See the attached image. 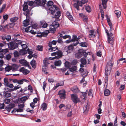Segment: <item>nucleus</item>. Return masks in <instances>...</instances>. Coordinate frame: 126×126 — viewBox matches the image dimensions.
Returning a JSON list of instances; mask_svg holds the SVG:
<instances>
[{
	"mask_svg": "<svg viewBox=\"0 0 126 126\" xmlns=\"http://www.w3.org/2000/svg\"><path fill=\"white\" fill-rule=\"evenodd\" d=\"M34 3L36 6H40V5L41 4V0H35L34 2Z\"/></svg>",
	"mask_w": 126,
	"mask_h": 126,
	"instance_id": "35",
	"label": "nucleus"
},
{
	"mask_svg": "<svg viewBox=\"0 0 126 126\" xmlns=\"http://www.w3.org/2000/svg\"><path fill=\"white\" fill-rule=\"evenodd\" d=\"M19 66L16 64H15L12 65L11 66L12 70L13 71H15L18 70Z\"/></svg>",
	"mask_w": 126,
	"mask_h": 126,
	"instance_id": "21",
	"label": "nucleus"
},
{
	"mask_svg": "<svg viewBox=\"0 0 126 126\" xmlns=\"http://www.w3.org/2000/svg\"><path fill=\"white\" fill-rule=\"evenodd\" d=\"M79 15L81 16L83 21L85 22H87L88 21V17L83 15L82 14H80Z\"/></svg>",
	"mask_w": 126,
	"mask_h": 126,
	"instance_id": "26",
	"label": "nucleus"
},
{
	"mask_svg": "<svg viewBox=\"0 0 126 126\" xmlns=\"http://www.w3.org/2000/svg\"><path fill=\"white\" fill-rule=\"evenodd\" d=\"M18 18V17H15L11 18L10 19V20L12 22H14L17 20Z\"/></svg>",
	"mask_w": 126,
	"mask_h": 126,
	"instance_id": "48",
	"label": "nucleus"
},
{
	"mask_svg": "<svg viewBox=\"0 0 126 126\" xmlns=\"http://www.w3.org/2000/svg\"><path fill=\"white\" fill-rule=\"evenodd\" d=\"M28 97L27 96H23L17 99L16 100V102H24L28 99Z\"/></svg>",
	"mask_w": 126,
	"mask_h": 126,
	"instance_id": "13",
	"label": "nucleus"
},
{
	"mask_svg": "<svg viewBox=\"0 0 126 126\" xmlns=\"http://www.w3.org/2000/svg\"><path fill=\"white\" fill-rule=\"evenodd\" d=\"M5 69L6 71L9 72L12 70L11 67V66H8L6 67Z\"/></svg>",
	"mask_w": 126,
	"mask_h": 126,
	"instance_id": "53",
	"label": "nucleus"
},
{
	"mask_svg": "<svg viewBox=\"0 0 126 126\" xmlns=\"http://www.w3.org/2000/svg\"><path fill=\"white\" fill-rule=\"evenodd\" d=\"M51 25L56 29L59 27V24L58 22L54 21L53 22Z\"/></svg>",
	"mask_w": 126,
	"mask_h": 126,
	"instance_id": "32",
	"label": "nucleus"
},
{
	"mask_svg": "<svg viewBox=\"0 0 126 126\" xmlns=\"http://www.w3.org/2000/svg\"><path fill=\"white\" fill-rule=\"evenodd\" d=\"M40 25H42V27L43 28H46L48 26V24L46 22H45L44 21H42L40 22Z\"/></svg>",
	"mask_w": 126,
	"mask_h": 126,
	"instance_id": "27",
	"label": "nucleus"
},
{
	"mask_svg": "<svg viewBox=\"0 0 126 126\" xmlns=\"http://www.w3.org/2000/svg\"><path fill=\"white\" fill-rule=\"evenodd\" d=\"M37 49L39 51H42L43 50V47L41 45H38L37 46Z\"/></svg>",
	"mask_w": 126,
	"mask_h": 126,
	"instance_id": "57",
	"label": "nucleus"
},
{
	"mask_svg": "<svg viewBox=\"0 0 126 126\" xmlns=\"http://www.w3.org/2000/svg\"><path fill=\"white\" fill-rule=\"evenodd\" d=\"M53 3L52 1H49L47 2V5L48 8L50 6H53Z\"/></svg>",
	"mask_w": 126,
	"mask_h": 126,
	"instance_id": "50",
	"label": "nucleus"
},
{
	"mask_svg": "<svg viewBox=\"0 0 126 126\" xmlns=\"http://www.w3.org/2000/svg\"><path fill=\"white\" fill-rule=\"evenodd\" d=\"M57 47H50V48H48V49L50 51H52L57 49Z\"/></svg>",
	"mask_w": 126,
	"mask_h": 126,
	"instance_id": "51",
	"label": "nucleus"
},
{
	"mask_svg": "<svg viewBox=\"0 0 126 126\" xmlns=\"http://www.w3.org/2000/svg\"><path fill=\"white\" fill-rule=\"evenodd\" d=\"M80 61L81 63L83 65H85L86 63V60L85 58H82L80 60Z\"/></svg>",
	"mask_w": 126,
	"mask_h": 126,
	"instance_id": "44",
	"label": "nucleus"
},
{
	"mask_svg": "<svg viewBox=\"0 0 126 126\" xmlns=\"http://www.w3.org/2000/svg\"><path fill=\"white\" fill-rule=\"evenodd\" d=\"M49 31L51 33H53L56 31V29L51 25H50L49 26Z\"/></svg>",
	"mask_w": 126,
	"mask_h": 126,
	"instance_id": "30",
	"label": "nucleus"
},
{
	"mask_svg": "<svg viewBox=\"0 0 126 126\" xmlns=\"http://www.w3.org/2000/svg\"><path fill=\"white\" fill-rule=\"evenodd\" d=\"M5 85L9 88H13L14 87V86L12 84H11L9 82H6L5 83Z\"/></svg>",
	"mask_w": 126,
	"mask_h": 126,
	"instance_id": "39",
	"label": "nucleus"
},
{
	"mask_svg": "<svg viewBox=\"0 0 126 126\" xmlns=\"http://www.w3.org/2000/svg\"><path fill=\"white\" fill-rule=\"evenodd\" d=\"M89 108V105L88 103H86L83 107L84 112L86 113L88 111Z\"/></svg>",
	"mask_w": 126,
	"mask_h": 126,
	"instance_id": "25",
	"label": "nucleus"
},
{
	"mask_svg": "<svg viewBox=\"0 0 126 126\" xmlns=\"http://www.w3.org/2000/svg\"><path fill=\"white\" fill-rule=\"evenodd\" d=\"M57 42L56 41L53 40L52 41L49 42L48 44V45L50 47H52V45H56Z\"/></svg>",
	"mask_w": 126,
	"mask_h": 126,
	"instance_id": "36",
	"label": "nucleus"
},
{
	"mask_svg": "<svg viewBox=\"0 0 126 126\" xmlns=\"http://www.w3.org/2000/svg\"><path fill=\"white\" fill-rule=\"evenodd\" d=\"M4 45L2 43L0 44V52L3 53L4 54H5L6 53L8 52V48L4 49H2L1 47H3Z\"/></svg>",
	"mask_w": 126,
	"mask_h": 126,
	"instance_id": "22",
	"label": "nucleus"
},
{
	"mask_svg": "<svg viewBox=\"0 0 126 126\" xmlns=\"http://www.w3.org/2000/svg\"><path fill=\"white\" fill-rule=\"evenodd\" d=\"M20 71L22 72L23 73L24 75H26L29 73L30 71L28 70L25 69L24 67L21 68L19 70Z\"/></svg>",
	"mask_w": 126,
	"mask_h": 126,
	"instance_id": "23",
	"label": "nucleus"
},
{
	"mask_svg": "<svg viewBox=\"0 0 126 126\" xmlns=\"http://www.w3.org/2000/svg\"><path fill=\"white\" fill-rule=\"evenodd\" d=\"M66 92L64 90L62 89L60 90L58 93V94L60 98L61 99H64L65 98Z\"/></svg>",
	"mask_w": 126,
	"mask_h": 126,
	"instance_id": "9",
	"label": "nucleus"
},
{
	"mask_svg": "<svg viewBox=\"0 0 126 126\" xmlns=\"http://www.w3.org/2000/svg\"><path fill=\"white\" fill-rule=\"evenodd\" d=\"M8 91H4L3 92L4 96L6 97H9L11 96L10 92L13 91V89H7Z\"/></svg>",
	"mask_w": 126,
	"mask_h": 126,
	"instance_id": "12",
	"label": "nucleus"
},
{
	"mask_svg": "<svg viewBox=\"0 0 126 126\" xmlns=\"http://www.w3.org/2000/svg\"><path fill=\"white\" fill-rule=\"evenodd\" d=\"M113 63L111 61L107 63L105 69L111 71V68L113 66Z\"/></svg>",
	"mask_w": 126,
	"mask_h": 126,
	"instance_id": "14",
	"label": "nucleus"
},
{
	"mask_svg": "<svg viewBox=\"0 0 126 126\" xmlns=\"http://www.w3.org/2000/svg\"><path fill=\"white\" fill-rule=\"evenodd\" d=\"M48 9L51 12H55L57 11V10H58V8L57 6L56 5H53V6L48 7Z\"/></svg>",
	"mask_w": 126,
	"mask_h": 126,
	"instance_id": "15",
	"label": "nucleus"
},
{
	"mask_svg": "<svg viewBox=\"0 0 126 126\" xmlns=\"http://www.w3.org/2000/svg\"><path fill=\"white\" fill-rule=\"evenodd\" d=\"M30 16H27V17L26 16V19L25 20H24L23 22V26H24L26 27L29 24V22L30 21Z\"/></svg>",
	"mask_w": 126,
	"mask_h": 126,
	"instance_id": "20",
	"label": "nucleus"
},
{
	"mask_svg": "<svg viewBox=\"0 0 126 126\" xmlns=\"http://www.w3.org/2000/svg\"><path fill=\"white\" fill-rule=\"evenodd\" d=\"M16 43L18 45V44H20L21 45L23 43H25V42L21 41L20 40H16Z\"/></svg>",
	"mask_w": 126,
	"mask_h": 126,
	"instance_id": "56",
	"label": "nucleus"
},
{
	"mask_svg": "<svg viewBox=\"0 0 126 126\" xmlns=\"http://www.w3.org/2000/svg\"><path fill=\"white\" fill-rule=\"evenodd\" d=\"M117 117H116L114 122L113 126H117Z\"/></svg>",
	"mask_w": 126,
	"mask_h": 126,
	"instance_id": "63",
	"label": "nucleus"
},
{
	"mask_svg": "<svg viewBox=\"0 0 126 126\" xmlns=\"http://www.w3.org/2000/svg\"><path fill=\"white\" fill-rule=\"evenodd\" d=\"M62 63V62L60 60L56 61L54 62V64L56 66H60Z\"/></svg>",
	"mask_w": 126,
	"mask_h": 126,
	"instance_id": "38",
	"label": "nucleus"
},
{
	"mask_svg": "<svg viewBox=\"0 0 126 126\" xmlns=\"http://www.w3.org/2000/svg\"><path fill=\"white\" fill-rule=\"evenodd\" d=\"M78 53L77 54L78 55H82L85 57H86L88 54V53L84 51V50L82 49H79L78 51Z\"/></svg>",
	"mask_w": 126,
	"mask_h": 126,
	"instance_id": "18",
	"label": "nucleus"
},
{
	"mask_svg": "<svg viewBox=\"0 0 126 126\" xmlns=\"http://www.w3.org/2000/svg\"><path fill=\"white\" fill-rule=\"evenodd\" d=\"M47 105L46 103H43L41 105V108L43 110H45L47 109Z\"/></svg>",
	"mask_w": 126,
	"mask_h": 126,
	"instance_id": "33",
	"label": "nucleus"
},
{
	"mask_svg": "<svg viewBox=\"0 0 126 126\" xmlns=\"http://www.w3.org/2000/svg\"><path fill=\"white\" fill-rule=\"evenodd\" d=\"M19 63L26 66H28L30 69H31V67L29 65V63L26 60L23 59H21L19 60Z\"/></svg>",
	"mask_w": 126,
	"mask_h": 126,
	"instance_id": "10",
	"label": "nucleus"
},
{
	"mask_svg": "<svg viewBox=\"0 0 126 126\" xmlns=\"http://www.w3.org/2000/svg\"><path fill=\"white\" fill-rule=\"evenodd\" d=\"M32 28L31 27V26H29L28 27L25 28V31L27 32H29V30H31V29H32Z\"/></svg>",
	"mask_w": 126,
	"mask_h": 126,
	"instance_id": "60",
	"label": "nucleus"
},
{
	"mask_svg": "<svg viewBox=\"0 0 126 126\" xmlns=\"http://www.w3.org/2000/svg\"><path fill=\"white\" fill-rule=\"evenodd\" d=\"M110 71H111L105 69V75L107 76H108L110 75Z\"/></svg>",
	"mask_w": 126,
	"mask_h": 126,
	"instance_id": "58",
	"label": "nucleus"
},
{
	"mask_svg": "<svg viewBox=\"0 0 126 126\" xmlns=\"http://www.w3.org/2000/svg\"><path fill=\"white\" fill-rule=\"evenodd\" d=\"M88 0H80L77 1V3L74 4V6L78 11L80 10L79 6H82L83 4L87 3Z\"/></svg>",
	"mask_w": 126,
	"mask_h": 126,
	"instance_id": "2",
	"label": "nucleus"
},
{
	"mask_svg": "<svg viewBox=\"0 0 126 126\" xmlns=\"http://www.w3.org/2000/svg\"><path fill=\"white\" fill-rule=\"evenodd\" d=\"M77 62V60H73L71 62V65H76Z\"/></svg>",
	"mask_w": 126,
	"mask_h": 126,
	"instance_id": "64",
	"label": "nucleus"
},
{
	"mask_svg": "<svg viewBox=\"0 0 126 126\" xmlns=\"http://www.w3.org/2000/svg\"><path fill=\"white\" fill-rule=\"evenodd\" d=\"M21 88L20 90L19 91H18V95H22L25 94L24 92L27 90V87H25L23 89H22Z\"/></svg>",
	"mask_w": 126,
	"mask_h": 126,
	"instance_id": "17",
	"label": "nucleus"
},
{
	"mask_svg": "<svg viewBox=\"0 0 126 126\" xmlns=\"http://www.w3.org/2000/svg\"><path fill=\"white\" fill-rule=\"evenodd\" d=\"M14 54L15 57H18L20 55L19 51L18 52L17 51H15L14 53Z\"/></svg>",
	"mask_w": 126,
	"mask_h": 126,
	"instance_id": "54",
	"label": "nucleus"
},
{
	"mask_svg": "<svg viewBox=\"0 0 126 126\" xmlns=\"http://www.w3.org/2000/svg\"><path fill=\"white\" fill-rule=\"evenodd\" d=\"M77 69V67L76 66H73L72 67L69 68V70L65 73V75H68L69 74H71V73H73Z\"/></svg>",
	"mask_w": 126,
	"mask_h": 126,
	"instance_id": "7",
	"label": "nucleus"
},
{
	"mask_svg": "<svg viewBox=\"0 0 126 126\" xmlns=\"http://www.w3.org/2000/svg\"><path fill=\"white\" fill-rule=\"evenodd\" d=\"M6 4H4L2 5V7L1 8L0 11V13H2V12L4 11V10L6 7Z\"/></svg>",
	"mask_w": 126,
	"mask_h": 126,
	"instance_id": "46",
	"label": "nucleus"
},
{
	"mask_svg": "<svg viewBox=\"0 0 126 126\" xmlns=\"http://www.w3.org/2000/svg\"><path fill=\"white\" fill-rule=\"evenodd\" d=\"M21 86H20L19 85H18L17 86H15L14 87V88L13 89V91H14V90H17L19 88H21Z\"/></svg>",
	"mask_w": 126,
	"mask_h": 126,
	"instance_id": "62",
	"label": "nucleus"
},
{
	"mask_svg": "<svg viewBox=\"0 0 126 126\" xmlns=\"http://www.w3.org/2000/svg\"><path fill=\"white\" fill-rule=\"evenodd\" d=\"M110 91L108 89H106L104 92V95L105 96H108L110 94Z\"/></svg>",
	"mask_w": 126,
	"mask_h": 126,
	"instance_id": "42",
	"label": "nucleus"
},
{
	"mask_svg": "<svg viewBox=\"0 0 126 126\" xmlns=\"http://www.w3.org/2000/svg\"><path fill=\"white\" fill-rule=\"evenodd\" d=\"M27 53V51L25 49H22L19 51V53L20 55H24L26 54Z\"/></svg>",
	"mask_w": 126,
	"mask_h": 126,
	"instance_id": "31",
	"label": "nucleus"
},
{
	"mask_svg": "<svg viewBox=\"0 0 126 126\" xmlns=\"http://www.w3.org/2000/svg\"><path fill=\"white\" fill-rule=\"evenodd\" d=\"M58 10H57L55 12H51V14L54 16V17L55 18H59L61 16V13L60 11H58Z\"/></svg>",
	"mask_w": 126,
	"mask_h": 126,
	"instance_id": "16",
	"label": "nucleus"
},
{
	"mask_svg": "<svg viewBox=\"0 0 126 126\" xmlns=\"http://www.w3.org/2000/svg\"><path fill=\"white\" fill-rule=\"evenodd\" d=\"M92 90L90 89L88 92V90L86 91V92H81L80 93V97L82 100V101H85L86 98V96L87 95V93H88V95L90 96L93 97V94L92 93Z\"/></svg>",
	"mask_w": 126,
	"mask_h": 126,
	"instance_id": "1",
	"label": "nucleus"
},
{
	"mask_svg": "<svg viewBox=\"0 0 126 126\" xmlns=\"http://www.w3.org/2000/svg\"><path fill=\"white\" fill-rule=\"evenodd\" d=\"M62 38H63L64 39H66L67 38L71 39V37L69 35H65L63 36Z\"/></svg>",
	"mask_w": 126,
	"mask_h": 126,
	"instance_id": "61",
	"label": "nucleus"
},
{
	"mask_svg": "<svg viewBox=\"0 0 126 126\" xmlns=\"http://www.w3.org/2000/svg\"><path fill=\"white\" fill-rule=\"evenodd\" d=\"M107 20L108 22V23L109 24V26L110 27V30H112V24L111 22L110 19H109L108 18H107Z\"/></svg>",
	"mask_w": 126,
	"mask_h": 126,
	"instance_id": "37",
	"label": "nucleus"
},
{
	"mask_svg": "<svg viewBox=\"0 0 126 126\" xmlns=\"http://www.w3.org/2000/svg\"><path fill=\"white\" fill-rule=\"evenodd\" d=\"M52 56H55L54 57H49L48 59V60H51L54 59H58L61 57L62 55V53L60 50H58L56 52H53L51 54Z\"/></svg>",
	"mask_w": 126,
	"mask_h": 126,
	"instance_id": "3",
	"label": "nucleus"
},
{
	"mask_svg": "<svg viewBox=\"0 0 126 126\" xmlns=\"http://www.w3.org/2000/svg\"><path fill=\"white\" fill-rule=\"evenodd\" d=\"M8 46L10 50H13L17 48L18 47L16 43L11 42L10 43Z\"/></svg>",
	"mask_w": 126,
	"mask_h": 126,
	"instance_id": "6",
	"label": "nucleus"
},
{
	"mask_svg": "<svg viewBox=\"0 0 126 126\" xmlns=\"http://www.w3.org/2000/svg\"><path fill=\"white\" fill-rule=\"evenodd\" d=\"M48 60L47 58H45L44 59L43 62L45 66H47L48 64L50 63H48Z\"/></svg>",
	"mask_w": 126,
	"mask_h": 126,
	"instance_id": "40",
	"label": "nucleus"
},
{
	"mask_svg": "<svg viewBox=\"0 0 126 126\" xmlns=\"http://www.w3.org/2000/svg\"><path fill=\"white\" fill-rule=\"evenodd\" d=\"M30 64L32 67L34 69L35 68L36 65V61L34 60H32L30 62Z\"/></svg>",
	"mask_w": 126,
	"mask_h": 126,
	"instance_id": "28",
	"label": "nucleus"
},
{
	"mask_svg": "<svg viewBox=\"0 0 126 126\" xmlns=\"http://www.w3.org/2000/svg\"><path fill=\"white\" fill-rule=\"evenodd\" d=\"M71 98L74 102H79L80 100L76 94H71Z\"/></svg>",
	"mask_w": 126,
	"mask_h": 126,
	"instance_id": "11",
	"label": "nucleus"
},
{
	"mask_svg": "<svg viewBox=\"0 0 126 126\" xmlns=\"http://www.w3.org/2000/svg\"><path fill=\"white\" fill-rule=\"evenodd\" d=\"M9 17L8 15L7 14H5L3 16L4 20L2 22V23H3Z\"/></svg>",
	"mask_w": 126,
	"mask_h": 126,
	"instance_id": "49",
	"label": "nucleus"
},
{
	"mask_svg": "<svg viewBox=\"0 0 126 126\" xmlns=\"http://www.w3.org/2000/svg\"><path fill=\"white\" fill-rule=\"evenodd\" d=\"M14 81L15 82L20 84H22L23 83V79L20 80L15 79Z\"/></svg>",
	"mask_w": 126,
	"mask_h": 126,
	"instance_id": "43",
	"label": "nucleus"
},
{
	"mask_svg": "<svg viewBox=\"0 0 126 126\" xmlns=\"http://www.w3.org/2000/svg\"><path fill=\"white\" fill-rule=\"evenodd\" d=\"M71 63H70L66 61L64 63V65L66 67L69 68L71 67Z\"/></svg>",
	"mask_w": 126,
	"mask_h": 126,
	"instance_id": "41",
	"label": "nucleus"
},
{
	"mask_svg": "<svg viewBox=\"0 0 126 126\" xmlns=\"http://www.w3.org/2000/svg\"><path fill=\"white\" fill-rule=\"evenodd\" d=\"M47 66H43L42 69L43 72L47 74Z\"/></svg>",
	"mask_w": 126,
	"mask_h": 126,
	"instance_id": "45",
	"label": "nucleus"
},
{
	"mask_svg": "<svg viewBox=\"0 0 126 126\" xmlns=\"http://www.w3.org/2000/svg\"><path fill=\"white\" fill-rule=\"evenodd\" d=\"M47 1L46 0H42V3L41 2L40 6H44V5L47 4Z\"/></svg>",
	"mask_w": 126,
	"mask_h": 126,
	"instance_id": "59",
	"label": "nucleus"
},
{
	"mask_svg": "<svg viewBox=\"0 0 126 126\" xmlns=\"http://www.w3.org/2000/svg\"><path fill=\"white\" fill-rule=\"evenodd\" d=\"M102 4L104 9H105L106 7V4L107 2V0H101Z\"/></svg>",
	"mask_w": 126,
	"mask_h": 126,
	"instance_id": "34",
	"label": "nucleus"
},
{
	"mask_svg": "<svg viewBox=\"0 0 126 126\" xmlns=\"http://www.w3.org/2000/svg\"><path fill=\"white\" fill-rule=\"evenodd\" d=\"M80 44V46L82 47H86L87 45V43H86L84 42H82Z\"/></svg>",
	"mask_w": 126,
	"mask_h": 126,
	"instance_id": "52",
	"label": "nucleus"
},
{
	"mask_svg": "<svg viewBox=\"0 0 126 126\" xmlns=\"http://www.w3.org/2000/svg\"><path fill=\"white\" fill-rule=\"evenodd\" d=\"M7 106V107L5 108V109H7L8 111H10L13 108L15 107V103H10Z\"/></svg>",
	"mask_w": 126,
	"mask_h": 126,
	"instance_id": "19",
	"label": "nucleus"
},
{
	"mask_svg": "<svg viewBox=\"0 0 126 126\" xmlns=\"http://www.w3.org/2000/svg\"><path fill=\"white\" fill-rule=\"evenodd\" d=\"M65 48H67L68 50L66 51L67 52L70 53L71 51H72L74 47L73 46L71 45L69 46H66L65 47Z\"/></svg>",
	"mask_w": 126,
	"mask_h": 126,
	"instance_id": "24",
	"label": "nucleus"
},
{
	"mask_svg": "<svg viewBox=\"0 0 126 126\" xmlns=\"http://www.w3.org/2000/svg\"><path fill=\"white\" fill-rule=\"evenodd\" d=\"M24 107V104L18 105V109H14L12 111V113L15 114H17L16 113V112H21L23 111V108Z\"/></svg>",
	"mask_w": 126,
	"mask_h": 126,
	"instance_id": "4",
	"label": "nucleus"
},
{
	"mask_svg": "<svg viewBox=\"0 0 126 126\" xmlns=\"http://www.w3.org/2000/svg\"><path fill=\"white\" fill-rule=\"evenodd\" d=\"M108 43L110 44L112 46L114 44V37H110L112 36L113 34L112 33H110V34L109 33V35H108Z\"/></svg>",
	"mask_w": 126,
	"mask_h": 126,
	"instance_id": "8",
	"label": "nucleus"
},
{
	"mask_svg": "<svg viewBox=\"0 0 126 126\" xmlns=\"http://www.w3.org/2000/svg\"><path fill=\"white\" fill-rule=\"evenodd\" d=\"M90 34H89V37L90 38H93L95 37V34H94V31L91 30L90 31Z\"/></svg>",
	"mask_w": 126,
	"mask_h": 126,
	"instance_id": "29",
	"label": "nucleus"
},
{
	"mask_svg": "<svg viewBox=\"0 0 126 126\" xmlns=\"http://www.w3.org/2000/svg\"><path fill=\"white\" fill-rule=\"evenodd\" d=\"M85 9L86 11L88 12H90L91 10L90 7L89 5H87L86 6Z\"/></svg>",
	"mask_w": 126,
	"mask_h": 126,
	"instance_id": "55",
	"label": "nucleus"
},
{
	"mask_svg": "<svg viewBox=\"0 0 126 126\" xmlns=\"http://www.w3.org/2000/svg\"><path fill=\"white\" fill-rule=\"evenodd\" d=\"M23 10L24 11V14L27 17L28 16H30V10L28 9V5L26 3H25L23 5Z\"/></svg>",
	"mask_w": 126,
	"mask_h": 126,
	"instance_id": "5",
	"label": "nucleus"
},
{
	"mask_svg": "<svg viewBox=\"0 0 126 126\" xmlns=\"http://www.w3.org/2000/svg\"><path fill=\"white\" fill-rule=\"evenodd\" d=\"M114 12L118 18L120 17L121 14L120 11L118 10H116L114 11Z\"/></svg>",
	"mask_w": 126,
	"mask_h": 126,
	"instance_id": "47",
	"label": "nucleus"
}]
</instances>
